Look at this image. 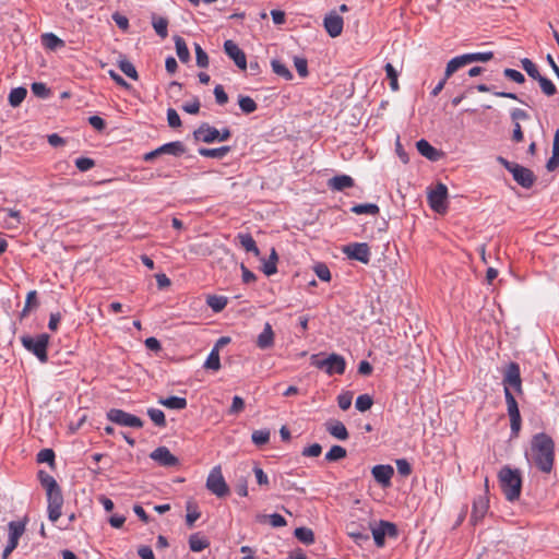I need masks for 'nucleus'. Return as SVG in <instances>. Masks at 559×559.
I'll return each mask as SVG.
<instances>
[{
  "label": "nucleus",
  "instance_id": "45",
  "mask_svg": "<svg viewBox=\"0 0 559 559\" xmlns=\"http://www.w3.org/2000/svg\"><path fill=\"white\" fill-rule=\"evenodd\" d=\"M238 104L242 112L251 114L257 110L258 105L250 96H239Z\"/></svg>",
  "mask_w": 559,
  "mask_h": 559
},
{
  "label": "nucleus",
  "instance_id": "48",
  "mask_svg": "<svg viewBox=\"0 0 559 559\" xmlns=\"http://www.w3.org/2000/svg\"><path fill=\"white\" fill-rule=\"evenodd\" d=\"M521 66L523 70L527 73V75L531 76L533 80H536L542 75L538 71L537 66L528 58H523L521 60Z\"/></svg>",
  "mask_w": 559,
  "mask_h": 559
},
{
  "label": "nucleus",
  "instance_id": "34",
  "mask_svg": "<svg viewBox=\"0 0 559 559\" xmlns=\"http://www.w3.org/2000/svg\"><path fill=\"white\" fill-rule=\"evenodd\" d=\"M152 25L160 38L165 39L168 36V20L166 17H157L154 15L152 17Z\"/></svg>",
  "mask_w": 559,
  "mask_h": 559
},
{
  "label": "nucleus",
  "instance_id": "40",
  "mask_svg": "<svg viewBox=\"0 0 559 559\" xmlns=\"http://www.w3.org/2000/svg\"><path fill=\"white\" fill-rule=\"evenodd\" d=\"M118 67L121 70V72H123L128 78L132 80L139 79V74L135 67L126 58H120L118 60Z\"/></svg>",
  "mask_w": 559,
  "mask_h": 559
},
{
  "label": "nucleus",
  "instance_id": "6",
  "mask_svg": "<svg viewBox=\"0 0 559 559\" xmlns=\"http://www.w3.org/2000/svg\"><path fill=\"white\" fill-rule=\"evenodd\" d=\"M206 488L218 498L229 495V487L223 477L221 466H215L210 472L206 479Z\"/></svg>",
  "mask_w": 559,
  "mask_h": 559
},
{
  "label": "nucleus",
  "instance_id": "27",
  "mask_svg": "<svg viewBox=\"0 0 559 559\" xmlns=\"http://www.w3.org/2000/svg\"><path fill=\"white\" fill-rule=\"evenodd\" d=\"M160 154H169L174 156H181L186 152V147L180 141L169 142L158 147Z\"/></svg>",
  "mask_w": 559,
  "mask_h": 559
},
{
  "label": "nucleus",
  "instance_id": "46",
  "mask_svg": "<svg viewBox=\"0 0 559 559\" xmlns=\"http://www.w3.org/2000/svg\"><path fill=\"white\" fill-rule=\"evenodd\" d=\"M271 66H272L273 72L275 74L284 78L285 80H292L293 79V73L280 60H275V59L272 60Z\"/></svg>",
  "mask_w": 559,
  "mask_h": 559
},
{
  "label": "nucleus",
  "instance_id": "58",
  "mask_svg": "<svg viewBox=\"0 0 559 559\" xmlns=\"http://www.w3.org/2000/svg\"><path fill=\"white\" fill-rule=\"evenodd\" d=\"M294 64H295V68L297 70L298 74L301 78L308 76V74H309V72H308V61H307L306 58L295 57L294 58Z\"/></svg>",
  "mask_w": 559,
  "mask_h": 559
},
{
  "label": "nucleus",
  "instance_id": "55",
  "mask_svg": "<svg viewBox=\"0 0 559 559\" xmlns=\"http://www.w3.org/2000/svg\"><path fill=\"white\" fill-rule=\"evenodd\" d=\"M251 439L255 445L266 444L270 440V431L265 429L255 430L252 432Z\"/></svg>",
  "mask_w": 559,
  "mask_h": 559
},
{
  "label": "nucleus",
  "instance_id": "31",
  "mask_svg": "<svg viewBox=\"0 0 559 559\" xmlns=\"http://www.w3.org/2000/svg\"><path fill=\"white\" fill-rule=\"evenodd\" d=\"M174 40H175L176 52H177L179 60L183 63L188 62L190 60V52H189V49L187 47L185 39L180 36H175Z\"/></svg>",
  "mask_w": 559,
  "mask_h": 559
},
{
  "label": "nucleus",
  "instance_id": "41",
  "mask_svg": "<svg viewBox=\"0 0 559 559\" xmlns=\"http://www.w3.org/2000/svg\"><path fill=\"white\" fill-rule=\"evenodd\" d=\"M294 535L299 542L306 545H310L314 542V534L312 530L308 527H297L294 532Z\"/></svg>",
  "mask_w": 559,
  "mask_h": 559
},
{
  "label": "nucleus",
  "instance_id": "53",
  "mask_svg": "<svg viewBox=\"0 0 559 559\" xmlns=\"http://www.w3.org/2000/svg\"><path fill=\"white\" fill-rule=\"evenodd\" d=\"M36 307H38L37 293H36V290H31V292H28V294L26 296L25 306L21 313L22 317L27 316V313L31 311V309L36 308Z\"/></svg>",
  "mask_w": 559,
  "mask_h": 559
},
{
  "label": "nucleus",
  "instance_id": "33",
  "mask_svg": "<svg viewBox=\"0 0 559 559\" xmlns=\"http://www.w3.org/2000/svg\"><path fill=\"white\" fill-rule=\"evenodd\" d=\"M228 299L225 296L209 295L206 298L207 306L214 312H221L227 306Z\"/></svg>",
  "mask_w": 559,
  "mask_h": 559
},
{
  "label": "nucleus",
  "instance_id": "61",
  "mask_svg": "<svg viewBox=\"0 0 559 559\" xmlns=\"http://www.w3.org/2000/svg\"><path fill=\"white\" fill-rule=\"evenodd\" d=\"M75 166L80 171H87L95 166V162L90 157H79L75 159Z\"/></svg>",
  "mask_w": 559,
  "mask_h": 559
},
{
  "label": "nucleus",
  "instance_id": "60",
  "mask_svg": "<svg viewBox=\"0 0 559 559\" xmlns=\"http://www.w3.org/2000/svg\"><path fill=\"white\" fill-rule=\"evenodd\" d=\"M509 417H510L511 436L518 437L519 432L521 430V424H522L521 414L509 415Z\"/></svg>",
  "mask_w": 559,
  "mask_h": 559
},
{
  "label": "nucleus",
  "instance_id": "39",
  "mask_svg": "<svg viewBox=\"0 0 559 559\" xmlns=\"http://www.w3.org/2000/svg\"><path fill=\"white\" fill-rule=\"evenodd\" d=\"M350 211L357 215H361V214L378 215L380 212V209L377 204L366 203V204H356L350 209Z\"/></svg>",
  "mask_w": 559,
  "mask_h": 559
},
{
  "label": "nucleus",
  "instance_id": "38",
  "mask_svg": "<svg viewBox=\"0 0 559 559\" xmlns=\"http://www.w3.org/2000/svg\"><path fill=\"white\" fill-rule=\"evenodd\" d=\"M204 368L214 371H217L221 368L219 352L217 349V346H214L211 353L209 354L204 362Z\"/></svg>",
  "mask_w": 559,
  "mask_h": 559
},
{
  "label": "nucleus",
  "instance_id": "21",
  "mask_svg": "<svg viewBox=\"0 0 559 559\" xmlns=\"http://www.w3.org/2000/svg\"><path fill=\"white\" fill-rule=\"evenodd\" d=\"M354 179L348 175H337L329 179L328 187L334 191H343L354 187Z\"/></svg>",
  "mask_w": 559,
  "mask_h": 559
},
{
  "label": "nucleus",
  "instance_id": "57",
  "mask_svg": "<svg viewBox=\"0 0 559 559\" xmlns=\"http://www.w3.org/2000/svg\"><path fill=\"white\" fill-rule=\"evenodd\" d=\"M38 463H48L51 467L55 465V452L51 449H43L37 454Z\"/></svg>",
  "mask_w": 559,
  "mask_h": 559
},
{
  "label": "nucleus",
  "instance_id": "32",
  "mask_svg": "<svg viewBox=\"0 0 559 559\" xmlns=\"http://www.w3.org/2000/svg\"><path fill=\"white\" fill-rule=\"evenodd\" d=\"M237 238L239 239V242H240L241 247L246 251L253 252L254 255H259L260 254V250L257 247V243H255L254 239L252 238V236L250 234H239L237 236Z\"/></svg>",
  "mask_w": 559,
  "mask_h": 559
},
{
  "label": "nucleus",
  "instance_id": "49",
  "mask_svg": "<svg viewBox=\"0 0 559 559\" xmlns=\"http://www.w3.org/2000/svg\"><path fill=\"white\" fill-rule=\"evenodd\" d=\"M147 415L150 419L157 426V427H165L166 426V419L165 414L159 408H148Z\"/></svg>",
  "mask_w": 559,
  "mask_h": 559
},
{
  "label": "nucleus",
  "instance_id": "3",
  "mask_svg": "<svg viewBox=\"0 0 559 559\" xmlns=\"http://www.w3.org/2000/svg\"><path fill=\"white\" fill-rule=\"evenodd\" d=\"M324 354H313L310 357L311 366L323 370L328 376L343 374L346 369V361L342 355L332 353L326 357Z\"/></svg>",
  "mask_w": 559,
  "mask_h": 559
},
{
  "label": "nucleus",
  "instance_id": "52",
  "mask_svg": "<svg viewBox=\"0 0 559 559\" xmlns=\"http://www.w3.org/2000/svg\"><path fill=\"white\" fill-rule=\"evenodd\" d=\"M32 93L39 98L46 99L50 96V90L47 87L45 83L34 82L31 85Z\"/></svg>",
  "mask_w": 559,
  "mask_h": 559
},
{
  "label": "nucleus",
  "instance_id": "29",
  "mask_svg": "<svg viewBox=\"0 0 559 559\" xmlns=\"http://www.w3.org/2000/svg\"><path fill=\"white\" fill-rule=\"evenodd\" d=\"M27 96V90L23 86L12 88L9 93L8 102L11 107H19L25 97Z\"/></svg>",
  "mask_w": 559,
  "mask_h": 559
},
{
  "label": "nucleus",
  "instance_id": "42",
  "mask_svg": "<svg viewBox=\"0 0 559 559\" xmlns=\"http://www.w3.org/2000/svg\"><path fill=\"white\" fill-rule=\"evenodd\" d=\"M187 515L186 522L189 527H192L195 521L201 516V513L198 511V507L193 501H188L187 506Z\"/></svg>",
  "mask_w": 559,
  "mask_h": 559
},
{
  "label": "nucleus",
  "instance_id": "43",
  "mask_svg": "<svg viewBox=\"0 0 559 559\" xmlns=\"http://www.w3.org/2000/svg\"><path fill=\"white\" fill-rule=\"evenodd\" d=\"M347 452L346 449L341 445H333L325 454V460L328 462H336L344 457H346Z\"/></svg>",
  "mask_w": 559,
  "mask_h": 559
},
{
  "label": "nucleus",
  "instance_id": "20",
  "mask_svg": "<svg viewBox=\"0 0 559 559\" xmlns=\"http://www.w3.org/2000/svg\"><path fill=\"white\" fill-rule=\"evenodd\" d=\"M9 539L8 544L10 547L16 548L19 545L20 537L25 532V522L23 521H11L9 523Z\"/></svg>",
  "mask_w": 559,
  "mask_h": 559
},
{
  "label": "nucleus",
  "instance_id": "30",
  "mask_svg": "<svg viewBox=\"0 0 559 559\" xmlns=\"http://www.w3.org/2000/svg\"><path fill=\"white\" fill-rule=\"evenodd\" d=\"M158 403L170 409H183L187 407V400L179 396L159 399Z\"/></svg>",
  "mask_w": 559,
  "mask_h": 559
},
{
  "label": "nucleus",
  "instance_id": "36",
  "mask_svg": "<svg viewBox=\"0 0 559 559\" xmlns=\"http://www.w3.org/2000/svg\"><path fill=\"white\" fill-rule=\"evenodd\" d=\"M277 261L278 255L274 248H272L269 260L263 263V273L267 276H271L277 272Z\"/></svg>",
  "mask_w": 559,
  "mask_h": 559
},
{
  "label": "nucleus",
  "instance_id": "4",
  "mask_svg": "<svg viewBox=\"0 0 559 559\" xmlns=\"http://www.w3.org/2000/svg\"><path fill=\"white\" fill-rule=\"evenodd\" d=\"M497 162L501 164L513 176V179L523 188L530 189L536 181L534 173L516 163L509 162L502 156L497 157Z\"/></svg>",
  "mask_w": 559,
  "mask_h": 559
},
{
  "label": "nucleus",
  "instance_id": "2",
  "mask_svg": "<svg viewBox=\"0 0 559 559\" xmlns=\"http://www.w3.org/2000/svg\"><path fill=\"white\" fill-rule=\"evenodd\" d=\"M498 478L506 499L509 501L518 500L522 489L520 471L503 466L498 474Z\"/></svg>",
  "mask_w": 559,
  "mask_h": 559
},
{
  "label": "nucleus",
  "instance_id": "44",
  "mask_svg": "<svg viewBox=\"0 0 559 559\" xmlns=\"http://www.w3.org/2000/svg\"><path fill=\"white\" fill-rule=\"evenodd\" d=\"M536 81L539 83L540 90L546 96L551 97L557 93L556 85L546 76L540 75Z\"/></svg>",
  "mask_w": 559,
  "mask_h": 559
},
{
  "label": "nucleus",
  "instance_id": "16",
  "mask_svg": "<svg viewBox=\"0 0 559 559\" xmlns=\"http://www.w3.org/2000/svg\"><path fill=\"white\" fill-rule=\"evenodd\" d=\"M150 457L166 467H174L179 464V460L166 447H158L151 453Z\"/></svg>",
  "mask_w": 559,
  "mask_h": 559
},
{
  "label": "nucleus",
  "instance_id": "26",
  "mask_svg": "<svg viewBox=\"0 0 559 559\" xmlns=\"http://www.w3.org/2000/svg\"><path fill=\"white\" fill-rule=\"evenodd\" d=\"M328 432L338 440H346L348 438V431L345 425L341 421L328 423Z\"/></svg>",
  "mask_w": 559,
  "mask_h": 559
},
{
  "label": "nucleus",
  "instance_id": "5",
  "mask_svg": "<svg viewBox=\"0 0 559 559\" xmlns=\"http://www.w3.org/2000/svg\"><path fill=\"white\" fill-rule=\"evenodd\" d=\"M49 335L46 333L39 334L36 337L23 335L21 337L22 345L43 364L48 361L47 347L49 344Z\"/></svg>",
  "mask_w": 559,
  "mask_h": 559
},
{
  "label": "nucleus",
  "instance_id": "62",
  "mask_svg": "<svg viewBox=\"0 0 559 559\" xmlns=\"http://www.w3.org/2000/svg\"><path fill=\"white\" fill-rule=\"evenodd\" d=\"M503 74L506 78L514 81L515 83L522 84L525 82L524 75L518 70L507 68L504 69Z\"/></svg>",
  "mask_w": 559,
  "mask_h": 559
},
{
  "label": "nucleus",
  "instance_id": "47",
  "mask_svg": "<svg viewBox=\"0 0 559 559\" xmlns=\"http://www.w3.org/2000/svg\"><path fill=\"white\" fill-rule=\"evenodd\" d=\"M384 70H385V73H386V78L390 80V87H391V90L393 92L399 91V88H400L399 81H397L399 73L395 70V68L391 63H386L384 66Z\"/></svg>",
  "mask_w": 559,
  "mask_h": 559
},
{
  "label": "nucleus",
  "instance_id": "8",
  "mask_svg": "<svg viewBox=\"0 0 559 559\" xmlns=\"http://www.w3.org/2000/svg\"><path fill=\"white\" fill-rule=\"evenodd\" d=\"M448 188L445 185L439 182L435 189L428 193V203L430 207L439 213L443 214L448 210Z\"/></svg>",
  "mask_w": 559,
  "mask_h": 559
},
{
  "label": "nucleus",
  "instance_id": "10",
  "mask_svg": "<svg viewBox=\"0 0 559 559\" xmlns=\"http://www.w3.org/2000/svg\"><path fill=\"white\" fill-rule=\"evenodd\" d=\"M343 253L350 260L359 261L364 264L370 262V248L366 242H353L343 248Z\"/></svg>",
  "mask_w": 559,
  "mask_h": 559
},
{
  "label": "nucleus",
  "instance_id": "28",
  "mask_svg": "<svg viewBox=\"0 0 559 559\" xmlns=\"http://www.w3.org/2000/svg\"><path fill=\"white\" fill-rule=\"evenodd\" d=\"M198 152L203 157L222 159L230 152V146H222L217 148L201 147Z\"/></svg>",
  "mask_w": 559,
  "mask_h": 559
},
{
  "label": "nucleus",
  "instance_id": "35",
  "mask_svg": "<svg viewBox=\"0 0 559 559\" xmlns=\"http://www.w3.org/2000/svg\"><path fill=\"white\" fill-rule=\"evenodd\" d=\"M38 478L46 492L53 491L60 488L57 480L44 471H39Z\"/></svg>",
  "mask_w": 559,
  "mask_h": 559
},
{
  "label": "nucleus",
  "instance_id": "25",
  "mask_svg": "<svg viewBox=\"0 0 559 559\" xmlns=\"http://www.w3.org/2000/svg\"><path fill=\"white\" fill-rule=\"evenodd\" d=\"M469 64L466 60L465 55H461L452 58L445 67V79L452 76L459 69Z\"/></svg>",
  "mask_w": 559,
  "mask_h": 559
},
{
  "label": "nucleus",
  "instance_id": "19",
  "mask_svg": "<svg viewBox=\"0 0 559 559\" xmlns=\"http://www.w3.org/2000/svg\"><path fill=\"white\" fill-rule=\"evenodd\" d=\"M373 478L383 487H388L391 484V478L394 474V469L391 465H376L371 469Z\"/></svg>",
  "mask_w": 559,
  "mask_h": 559
},
{
  "label": "nucleus",
  "instance_id": "59",
  "mask_svg": "<svg viewBox=\"0 0 559 559\" xmlns=\"http://www.w3.org/2000/svg\"><path fill=\"white\" fill-rule=\"evenodd\" d=\"M313 271L321 281L329 282L331 280V272L324 263H317Z\"/></svg>",
  "mask_w": 559,
  "mask_h": 559
},
{
  "label": "nucleus",
  "instance_id": "37",
  "mask_svg": "<svg viewBox=\"0 0 559 559\" xmlns=\"http://www.w3.org/2000/svg\"><path fill=\"white\" fill-rule=\"evenodd\" d=\"M41 43L43 45L51 50H55L57 48L63 47L64 43L62 39H60L58 36H56L52 33H46L41 36Z\"/></svg>",
  "mask_w": 559,
  "mask_h": 559
},
{
  "label": "nucleus",
  "instance_id": "11",
  "mask_svg": "<svg viewBox=\"0 0 559 559\" xmlns=\"http://www.w3.org/2000/svg\"><path fill=\"white\" fill-rule=\"evenodd\" d=\"M48 501V519L51 522H57L61 516V508L63 504V496L61 488L46 492Z\"/></svg>",
  "mask_w": 559,
  "mask_h": 559
},
{
  "label": "nucleus",
  "instance_id": "13",
  "mask_svg": "<svg viewBox=\"0 0 559 559\" xmlns=\"http://www.w3.org/2000/svg\"><path fill=\"white\" fill-rule=\"evenodd\" d=\"M369 525L364 526L357 522H350L346 525L347 535L359 546H362L365 543L369 542Z\"/></svg>",
  "mask_w": 559,
  "mask_h": 559
},
{
  "label": "nucleus",
  "instance_id": "18",
  "mask_svg": "<svg viewBox=\"0 0 559 559\" xmlns=\"http://www.w3.org/2000/svg\"><path fill=\"white\" fill-rule=\"evenodd\" d=\"M193 135L197 141H202L204 143H213L217 141L219 136V131L216 128L204 122L193 132Z\"/></svg>",
  "mask_w": 559,
  "mask_h": 559
},
{
  "label": "nucleus",
  "instance_id": "56",
  "mask_svg": "<svg viewBox=\"0 0 559 559\" xmlns=\"http://www.w3.org/2000/svg\"><path fill=\"white\" fill-rule=\"evenodd\" d=\"M194 50H195L197 66L200 68H207L209 67L207 53L202 49V47L199 44H194Z\"/></svg>",
  "mask_w": 559,
  "mask_h": 559
},
{
  "label": "nucleus",
  "instance_id": "14",
  "mask_svg": "<svg viewBox=\"0 0 559 559\" xmlns=\"http://www.w3.org/2000/svg\"><path fill=\"white\" fill-rule=\"evenodd\" d=\"M489 509V500L486 495H480L476 497L473 501L472 514H471V523L476 526L481 520L485 518L487 511Z\"/></svg>",
  "mask_w": 559,
  "mask_h": 559
},
{
  "label": "nucleus",
  "instance_id": "9",
  "mask_svg": "<svg viewBox=\"0 0 559 559\" xmlns=\"http://www.w3.org/2000/svg\"><path fill=\"white\" fill-rule=\"evenodd\" d=\"M107 418L123 427H133V428H142L143 427V420L132 414H129L122 409L118 408H111L107 413Z\"/></svg>",
  "mask_w": 559,
  "mask_h": 559
},
{
  "label": "nucleus",
  "instance_id": "7",
  "mask_svg": "<svg viewBox=\"0 0 559 559\" xmlns=\"http://www.w3.org/2000/svg\"><path fill=\"white\" fill-rule=\"evenodd\" d=\"M369 528L378 547L384 546L386 536L395 538L399 534L396 525L388 521H380L377 525L369 523Z\"/></svg>",
  "mask_w": 559,
  "mask_h": 559
},
{
  "label": "nucleus",
  "instance_id": "63",
  "mask_svg": "<svg viewBox=\"0 0 559 559\" xmlns=\"http://www.w3.org/2000/svg\"><path fill=\"white\" fill-rule=\"evenodd\" d=\"M353 400V394L350 392L342 393L337 396L338 407L343 411H346L350 407Z\"/></svg>",
  "mask_w": 559,
  "mask_h": 559
},
{
  "label": "nucleus",
  "instance_id": "54",
  "mask_svg": "<svg viewBox=\"0 0 559 559\" xmlns=\"http://www.w3.org/2000/svg\"><path fill=\"white\" fill-rule=\"evenodd\" d=\"M373 400L369 394H361L356 399L355 406L359 412H366L371 408Z\"/></svg>",
  "mask_w": 559,
  "mask_h": 559
},
{
  "label": "nucleus",
  "instance_id": "64",
  "mask_svg": "<svg viewBox=\"0 0 559 559\" xmlns=\"http://www.w3.org/2000/svg\"><path fill=\"white\" fill-rule=\"evenodd\" d=\"M322 453V447L319 443H313L304 448L301 454L307 457H317Z\"/></svg>",
  "mask_w": 559,
  "mask_h": 559
},
{
  "label": "nucleus",
  "instance_id": "50",
  "mask_svg": "<svg viewBox=\"0 0 559 559\" xmlns=\"http://www.w3.org/2000/svg\"><path fill=\"white\" fill-rule=\"evenodd\" d=\"M504 397L508 407V415L520 414L518 402L508 386L504 389Z\"/></svg>",
  "mask_w": 559,
  "mask_h": 559
},
{
  "label": "nucleus",
  "instance_id": "23",
  "mask_svg": "<svg viewBox=\"0 0 559 559\" xmlns=\"http://www.w3.org/2000/svg\"><path fill=\"white\" fill-rule=\"evenodd\" d=\"M416 147L424 157L432 162L438 160L441 155L437 148H435L428 141L424 139L417 141Z\"/></svg>",
  "mask_w": 559,
  "mask_h": 559
},
{
  "label": "nucleus",
  "instance_id": "24",
  "mask_svg": "<svg viewBox=\"0 0 559 559\" xmlns=\"http://www.w3.org/2000/svg\"><path fill=\"white\" fill-rule=\"evenodd\" d=\"M210 546L209 539L201 533H194L189 537V547L193 552H200Z\"/></svg>",
  "mask_w": 559,
  "mask_h": 559
},
{
  "label": "nucleus",
  "instance_id": "15",
  "mask_svg": "<svg viewBox=\"0 0 559 559\" xmlns=\"http://www.w3.org/2000/svg\"><path fill=\"white\" fill-rule=\"evenodd\" d=\"M343 25H344L343 17L334 11L326 14L323 20V26H324L326 33L333 38H335L342 34Z\"/></svg>",
  "mask_w": 559,
  "mask_h": 559
},
{
  "label": "nucleus",
  "instance_id": "51",
  "mask_svg": "<svg viewBox=\"0 0 559 559\" xmlns=\"http://www.w3.org/2000/svg\"><path fill=\"white\" fill-rule=\"evenodd\" d=\"M467 62L471 64L473 62H487L493 58V53L491 51L487 52H472L465 53Z\"/></svg>",
  "mask_w": 559,
  "mask_h": 559
},
{
  "label": "nucleus",
  "instance_id": "17",
  "mask_svg": "<svg viewBox=\"0 0 559 559\" xmlns=\"http://www.w3.org/2000/svg\"><path fill=\"white\" fill-rule=\"evenodd\" d=\"M503 385L504 388L512 386L518 392L522 391V381H521V374H520V367L515 362H511L504 373L503 377Z\"/></svg>",
  "mask_w": 559,
  "mask_h": 559
},
{
  "label": "nucleus",
  "instance_id": "12",
  "mask_svg": "<svg viewBox=\"0 0 559 559\" xmlns=\"http://www.w3.org/2000/svg\"><path fill=\"white\" fill-rule=\"evenodd\" d=\"M224 51L240 70L243 71L247 69L246 53L238 47V45L234 40H225Z\"/></svg>",
  "mask_w": 559,
  "mask_h": 559
},
{
  "label": "nucleus",
  "instance_id": "22",
  "mask_svg": "<svg viewBox=\"0 0 559 559\" xmlns=\"http://www.w3.org/2000/svg\"><path fill=\"white\" fill-rule=\"evenodd\" d=\"M274 345V332L272 325L266 322L264 324L263 331L259 334L257 338V346L261 349L271 348Z\"/></svg>",
  "mask_w": 559,
  "mask_h": 559
},
{
  "label": "nucleus",
  "instance_id": "1",
  "mask_svg": "<svg viewBox=\"0 0 559 559\" xmlns=\"http://www.w3.org/2000/svg\"><path fill=\"white\" fill-rule=\"evenodd\" d=\"M531 457L540 472L549 474L555 462V442L552 438L545 432L534 435L531 440Z\"/></svg>",
  "mask_w": 559,
  "mask_h": 559
}]
</instances>
